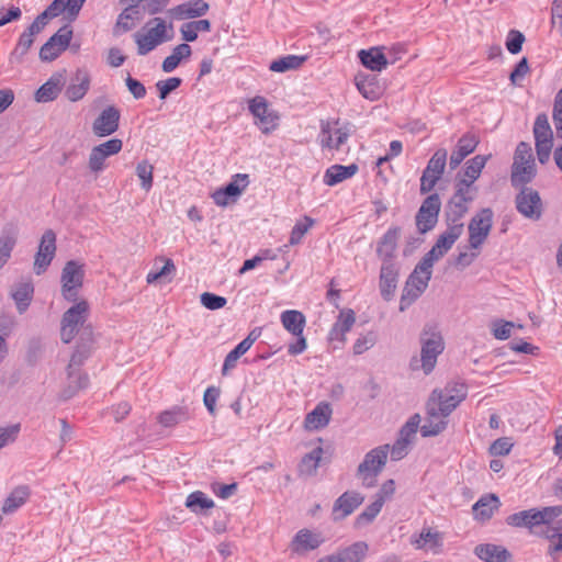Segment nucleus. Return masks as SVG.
Listing matches in <instances>:
<instances>
[{"mask_svg": "<svg viewBox=\"0 0 562 562\" xmlns=\"http://www.w3.org/2000/svg\"><path fill=\"white\" fill-rule=\"evenodd\" d=\"M533 136L538 160L541 165H544L550 159L553 146V132L547 114L537 115L533 124Z\"/></svg>", "mask_w": 562, "mask_h": 562, "instance_id": "7", "label": "nucleus"}, {"mask_svg": "<svg viewBox=\"0 0 562 562\" xmlns=\"http://www.w3.org/2000/svg\"><path fill=\"white\" fill-rule=\"evenodd\" d=\"M72 29L69 25L61 26L40 49V58L43 61L55 60L70 44Z\"/></svg>", "mask_w": 562, "mask_h": 562, "instance_id": "13", "label": "nucleus"}, {"mask_svg": "<svg viewBox=\"0 0 562 562\" xmlns=\"http://www.w3.org/2000/svg\"><path fill=\"white\" fill-rule=\"evenodd\" d=\"M93 346V339L90 341L79 340L72 352L67 367V386L61 392L63 400H69L80 390L86 389L89 383L87 374L80 371V367L90 357Z\"/></svg>", "mask_w": 562, "mask_h": 562, "instance_id": "2", "label": "nucleus"}, {"mask_svg": "<svg viewBox=\"0 0 562 562\" xmlns=\"http://www.w3.org/2000/svg\"><path fill=\"white\" fill-rule=\"evenodd\" d=\"M447 155L448 154L445 148L437 149L432 157L429 159L424 171L441 178L446 168Z\"/></svg>", "mask_w": 562, "mask_h": 562, "instance_id": "52", "label": "nucleus"}, {"mask_svg": "<svg viewBox=\"0 0 562 562\" xmlns=\"http://www.w3.org/2000/svg\"><path fill=\"white\" fill-rule=\"evenodd\" d=\"M383 505L382 498H375V501L367 506L366 509L356 518L355 526L360 528L371 524L381 512Z\"/></svg>", "mask_w": 562, "mask_h": 562, "instance_id": "53", "label": "nucleus"}, {"mask_svg": "<svg viewBox=\"0 0 562 562\" xmlns=\"http://www.w3.org/2000/svg\"><path fill=\"white\" fill-rule=\"evenodd\" d=\"M359 92L368 100H378L383 93V87L375 75L358 74L355 78Z\"/></svg>", "mask_w": 562, "mask_h": 562, "instance_id": "28", "label": "nucleus"}, {"mask_svg": "<svg viewBox=\"0 0 562 562\" xmlns=\"http://www.w3.org/2000/svg\"><path fill=\"white\" fill-rule=\"evenodd\" d=\"M536 514L539 525H549L557 517L562 515V505L548 506L542 509L536 508Z\"/></svg>", "mask_w": 562, "mask_h": 562, "instance_id": "62", "label": "nucleus"}, {"mask_svg": "<svg viewBox=\"0 0 562 562\" xmlns=\"http://www.w3.org/2000/svg\"><path fill=\"white\" fill-rule=\"evenodd\" d=\"M192 49L191 46L187 43H182L177 45L173 49L171 55L167 56L161 65V68L165 72H171L173 71L182 59H187L191 56Z\"/></svg>", "mask_w": 562, "mask_h": 562, "instance_id": "42", "label": "nucleus"}, {"mask_svg": "<svg viewBox=\"0 0 562 562\" xmlns=\"http://www.w3.org/2000/svg\"><path fill=\"white\" fill-rule=\"evenodd\" d=\"M30 490L25 485L15 487L4 499L2 505L3 514H11L21 507L29 498Z\"/></svg>", "mask_w": 562, "mask_h": 562, "instance_id": "43", "label": "nucleus"}, {"mask_svg": "<svg viewBox=\"0 0 562 562\" xmlns=\"http://www.w3.org/2000/svg\"><path fill=\"white\" fill-rule=\"evenodd\" d=\"M123 148V142L120 138H111L104 143L95 145L91 148L88 158V168L91 172L98 175L106 168L105 160Z\"/></svg>", "mask_w": 562, "mask_h": 562, "instance_id": "11", "label": "nucleus"}, {"mask_svg": "<svg viewBox=\"0 0 562 562\" xmlns=\"http://www.w3.org/2000/svg\"><path fill=\"white\" fill-rule=\"evenodd\" d=\"M89 304L82 300L69 307L60 322V339L64 344H70L78 335L79 340L93 339L92 326L88 323Z\"/></svg>", "mask_w": 562, "mask_h": 562, "instance_id": "1", "label": "nucleus"}, {"mask_svg": "<svg viewBox=\"0 0 562 562\" xmlns=\"http://www.w3.org/2000/svg\"><path fill=\"white\" fill-rule=\"evenodd\" d=\"M145 33L136 32L133 37L137 45V54L140 56L147 55L157 46L169 42L173 37L172 23L167 24L161 18H154L149 20L145 27Z\"/></svg>", "mask_w": 562, "mask_h": 562, "instance_id": "3", "label": "nucleus"}, {"mask_svg": "<svg viewBox=\"0 0 562 562\" xmlns=\"http://www.w3.org/2000/svg\"><path fill=\"white\" fill-rule=\"evenodd\" d=\"M477 145L479 139L474 134L467 133L460 137L456 148L450 155V168L453 170L459 167L463 159L475 150Z\"/></svg>", "mask_w": 562, "mask_h": 562, "instance_id": "27", "label": "nucleus"}, {"mask_svg": "<svg viewBox=\"0 0 562 562\" xmlns=\"http://www.w3.org/2000/svg\"><path fill=\"white\" fill-rule=\"evenodd\" d=\"M432 266L434 265L431 262L427 263L426 259L422 258V260L416 265L415 269L407 279L409 284H413L416 288H420V290L425 292L431 279Z\"/></svg>", "mask_w": 562, "mask_h": 562, "instance_id": "39", "label": "nucleus"}, {"mask_svg": "<svg viewBox=\"0 0 562 562\" xmlns=\"http://www.w3.org/2000/svg\"><path fill=\"white\" fill-rule=\"evenodd\" d=\"M440 209L441 200L438 193H432L424 200L416 214V226L420 234H425L436 226Z\"/></svg>", "mask_w": 562, "mask_h": 562, "instance_id": "12", "label": "nucleus"}, {"mask_svg": "<svg viewBox=\"0 0 562 562\" xmlns=\"http://www.w3.org/2000/svg\"><path fill=\"white\" fill-rule=\"evenodd\" d=\"M401 236L400 227L390 228L380 239L376 254L382 262L392 261Z\"/></svg>", "mask_w": 562, "mask_h": 562, "instance_id": "30", "label": "nucleus"}, {"mask_svg": "<svg viewBox=\"0 0 562 562\" xmlns=\"http://www.w3.org/2000/svg\"><path fill=\"white\" fill-rule=\"evenodd\" d=\"M324 539L321 533L311 531L310 529H301L294 536L290 543V549L295 554H304L308 551L317 549Z\"/></svg>", "mask_w": 562, "mask_h": 562, "instance_id": "25", "label": "nucleus"}, {"mask_svg": "<svg viewBox=\"0 0 562 562\" xmlns=\"http://www.w3.org/2000/svg\"><path fill=\"white\" fill-rule=\"evenodd\" d=\"M306 60L305 56L288 55L279 59L273 60L269 69L273 72H285L300 68Z\"/></svg>", "mask_w": 562, "mask_h": 562, "instance_id": "48", "label": "nucleus"}, {"mask_svg": "<svg viewBox=\"0 0 562 562\" xmlns=\"http://www.w3.org/2000/svg\"><path fill=\"white\" fill-rule=\"evenodd\" d=\"M525 35L517 30H510L506 38V48L510 54H518L521 52Z\"/></svg>", "mask_w": 562, "mask_h": 562, "instance_id": "64", "label": "nucleus"}, {"mask_svg": "<svg viewBox=\"0 0 562 562\" xmlns=\"http://www.w3.org/2000/svg\"><path fill=\"white\" fill-rule=\"evenodd\" d=\"M389 448V445H382L370 450L358 465L357 477L363 486L373 487L376 484V477L386 464Z\"/></svg>", "mask_w": 562, "mask_h": 562, "instance_id": "5", "label": "nucleus"}, {"mask_svg": "<svg viewBox=\"0 0 562 562\" xmlns=\"http://www.w3.org/2000/svg\"><path fill=\"white\" fill-rule=\"evenodd\" d=\"M364 501V496L356 491H348L341 494L334 503V520H342L351 515Z\"/></svg>", "mask_w": 562, "mask_h": 562, "instance_id": "22", "label": "nucleus"}, {"mask_svg": "<svg viewBox=\"0 0 562 562\" xmlns=\"http://www.w3.org/2000/svg\"><path fill=\"white\" fill-rule=\"evenodd\" d=\"M66 83V70L54 72L35 92V101L40 103L54 101Z\"/></svg>", "mask_w": 562, "mask_h": 562, "instance_id": "23", "label": "nucleus"}, {"mask_svg": "<svg viewBox=\"0 0 562 562\" xmlns=\"http://www.w3.org/2000/svg\"><path fill=\"white\" fill-rule=\"evenodd\" d=\"M439 397L436 398L435 402L438 404V407H440V411L443 413V415H450L462 402L461 400L456 398L453 395H447L445 391H441L440 389H435L429 398Z\"/></svg>", "mask_w": 562, "mask_h": 562, "instance_id": "50", "label": "nucleus"}, {"mask_svg": "<svg viewBox=\"0 0 562 562\" xmlns=\"http://www.w3.org/2000/svg\"><path fill=\"white\" fill-rule=\"evenodd\" d=\"M420 362L425 374H429L436 367L437 358L445 349L441 333L435 326H425L420 334Z\"/></svg>", "mask_w": 562, "mask_h": 562, "instance_id": "6", "label": "nucleus"}, {"mask_svg": "<svg viewBox=\"0 0 562 562\" xmlns=\"http://www.w3.org/2000/svg\"><path fill=\"white\" fill-rule=\"evenodd\" d=\"M140 20L139 8L135 5L126 7L117 16L113 33L120 35L133 30L136 21Z\"/></svg>", "mask_w": 562, "mask_h": 562, "instance_id": "36", "label": "nucleus"}, {"mask_svg": "<svg viewBox=\"0 0 562 562\" xmlns=\"http://www.w3.org/2000/svg\"><path fill=\"white\" fill-rule=\"evenodd\" d=\"M398 282V269L393 261L382 262L380 271L379 288L384 301L389 302L394 297Z\"/></svg>", "mask_w": 562, "mask_h": 562, "instance_id": "21", "label": "nucleus"}, {"mask_svg": "<svg viewBox=\"0 0 562 562\" xmlns=\"http://www.w3.org/2000/svg\"><path fill=\"white\" fill-rule=\"evenodd\" d=\"M369 546L364 541H357L351 546L333 554L335 562H362L366 558Z\"/></svg>", "mask_w": 562, "mask_h": 562, "instance_id": "38", "label": "nucleus"}, {"mask_svg": "<svg viewBox=\"0 0 562 562\" xmlns=\"http://www.w3.org/2000/svg\"><path fill=\"white\" fill-rule=\"evenodd\" d=\"M419 424H420L419 414H414L413 416H411L409 419L401 428L397 439L411 445L416 436Z\"/></svg>", "mask_w": 562, "mask_h": 562, "instance_id": "54", "label": "nucleus"}, {"mask_svg": "<svg viewBox=\"0 0 562 562\" xmlns=\"http://www.w3.org/2000/svg\"><path fill=\"white\" fill-rule=\"evenodd\" d=\"M237 196H239V190H237L233 184H227L212 193V199L218 206L228 205L229 199L232 198L233 201H235Z\"/></svg>", "mask_w": 562, "mask_h": 562, "instance_id": "56", "label": "nucleus"}, {"mask_svg": "<svg viewBox=\"0 0 562 562\" xmlns=\"http://www.w3.org/2000/svg\"><path fill=\"white\" fill-rule=\"evenodd\" d=\"M186 506L193 513L199 514L214 507L213 499L209 498L203 492L195 491L187 497Z\"/></svg>", "mask_w": 562, "mask_h": 562, "instance_id": "49", "label": "nucleus"}, {"mask_svg": "<svg viewBox=\"0 0 562 562\" xmlns=\"http://www.w3.org/2000/svg\"><path fill=\"white\" fill-rule=\"evenodd\" d=\"M56 252V234L52 229L44 232L38 250L34 259V272L40 276L44 273L50 265Z\"/></svg>", "mask_w": 562, "mask_h": 562, "instance_id": "20", "label": "nucleus"}, {"mask_svg": "<svg viewBox=\"0 0 562 562\" xmlns=\"http://www.w3.org/2000/svg\"><path fill=\"white\" fill-rule=\"evenodd\" d=\"M121 112L115 105L104 108L92 122V134L95 137H108L120 127Z\"/></svg>", "mask_w": 562, "mask_h": 562, "instance_id": "18", "label": "nucleus"}, {"mask_svg": "<svg viewBox=\"0 0 562 562\" xmlns=\"http://www.w3.org/2000/svg\"><path fill=\"white\" fill-rule=\"evenodd\" d=\"M210 5L204 0H191L171 8L168 13L177 20L194 19L204 15Z\"/></svg>", "mask_w": 562, "mask_h": 562, "instance_id": "26", "label": "nucleus"}, {"mask_svg": "<svg viewBox=\"0 0 562 562\" xmlns=\"http://www.w3.org/2000/svg\"><path fill=\"white\" fill-rule=\"evenodd\" d=\"M33 292L34 288L31 282H21L14 288L11 295L19 313L22 314L27 310L32 301Z\"/></svg>", "mask_w": 562, "mask_h": 562, "instance_id": "44", "label": "nucleus"}, {"mask_svg": "<svg viewBox=\"0 0 562 562\" xmlns=\"http://www.w3.org/2000/svg\"><path fill=\"white\" fill-rule=\"evenodd\" d=\"M499 505V499L495 494L485 495L473 505V515L477 520H488Z\"/></svg>", "mask_w": 562, "mask_h": 562, "instance_id": "34", "label": "nucleus"}, {"mask_svg": "<svg viewBox=\"0 0 562 562\" xmlns=\"http://www.w3.org/2000/svg\"><path fill=\"white\" fill-rule=\"evenodd\" d=\"M91 85V76L87 69L79 68L71 77L65 95L71 102H77L87 94Z\"/></svg>", "mask_w": 562, "mask_h": 562, "instance_id": "24", "label": "nucleus"}, {"mask_svg": "<svg viewBox=\"0 0 562 562\" xmlns=\"http://www.w3.org/2000/svg\"><path fill=\"white\" fill-rule=\"evenodd\" d=\"M156 260L162 261L164 266L158 270H151L147 274L146 281L149 284L155 283L158 280H161V279L166 278L167 276L175 273V271H176V266L171 259L159 257Z\"/></svg>", "mask_w": 562, "mask_h": 562, "instance_id": "55", "label": "nucleus"}, {"mask_svg": "<svg viewBox=\"0 0 562 562\" xmlns=\"http://www.w3.org/2000/svg\"><path fill=\"white\" fill-rule=\"evenodd\" d=\"M350 135L351 126L349 124L340 126L338 121L334 123L323 122L319 135L321 146L323 148L339 150Z\"/></svg>", "mask_w": 562, "mask_h": 562, "instance_id": "14", "label": "nucleus"}, {"mask_svg": "<svg viewBox=\"0 0 562 562\" xmlns=\"http://www.w3.org/2000/svg\"><path fill=\"white\" fill-rule=\"evenodd\" d=\"M85 2L86 0H54L46 10L54 18L65 13L66 19L72 22L78 18Z\"/></svg>", "mask_w": 562, "mask_h": 562, "instance_id": "31", "label": "nucleus"}, {"mask_svg": "<svg viewBox=\"0 0 562 562\" xmlns=\"http://www.w3.org/2000/svg\"><path fill=\"white\" fill-rule=\"evenodd\" d=\"M188 418V413L184 408L173 407L169 411L160 413L158 416V423L161 424L164 427H173L187 420Z\"/></svg>", "mask_w": 562, "mask_h": 562, "instance_id": "51", "label": "nucleus"}, {"mask_svg": "<svg viewBox=\"0 0 562 562\" xmlns=\"http://www.w3.org/2000/svg\"><path fill=\"white\" fill-rule=\"evenodd\" d=\"M517 211L526 218L538 221L542 215V201L532 188L524 187L515 199Z\"/></svg>", "mask_w": 562, "mask_h": 562, "instance_id": "15", "label": "nucleus"}, {"mask_svg": "<svg viewBox=\"0 0 562 562\" xmlns=\"http://www.w3.org/2000/svg\"><path fill=\"white\" fill-rule=\"evenodd\" d=\"M331 407L326 402H321L310 412L304 420V427L307 430H317L326 427L331 417Z\"/></svg>", "mask_w": 562, "mask_h": 562, "instance_id": "29", "label": "nucleus"}, {"mask_svg": "<svg viewBox=\"0 0 562 562\" xmlns=\"http://www.w3.org/2000/svg\"><path fill=\"white\" fill-rule=\"evenodd\" d=\"M358 169L359 168L356 164H351L349 166L333 165L326 170L324 182L329 187L336 186L337 183L355 176Z\"/></svg>", "mask_w": 562, "mask_h": 562, "instance_id": "37", "label": "nucleus"}, {"mask_svg": "<svg viewBox=\"0 0 562 562\" xmlns=\"http://www.w3.org/2000/svg\"><path fill=\"white\" fill-rule=\"evenodd\" d=\"M82 266L77 261H68L61 272L63 295L67 301H75L77 290L82 286L83 281Z\"/></svg>", "mask_w": 562, "mask_h": 562, "instance_id": "19", "label": "nucleus"}, {"mask_svg": "<svg viewBox=\"0 0 562 562\" xmlns=\"http://www.w3.org/2000/svg\"><path fill=\"white\" fill-rule=\"evenodd\" d=\"M356 322V315L352 310L341 311L338 321L335 323L330 337L331 339H340L345 341V335L348 333Z\"/></svg>", "mask_w": 562, "mask_h": 562, "instance_id": "41", "label": "nucleus"}, {"mask_svg": "<svg viewBox=\"0 0 562 562\" xmlns=\"http://www.w3.org/2000/svg\"><path fill=\"white\" fill-rule=\"evenodd\" d=\"M314 220L304 216L302 222H297L294 227L292 228L291 236H290V245L294 246L301 243L304 235L308 232V229L313 226Z\"/></svg>", "mask_w": 562, "mask_h": 562, "instance_id": "60", "label": "nucleus"}, {"mask_svg": "<svg viewBox=\"0 0 562 562\" xmlns=\"http://www.w3.org/2000/svg\"><path fill=\"white\" fill-rule=\"evenodd\" d=\"M427 543H430L432 548L440 547L442 544V535L431 528H423L419 539L415 541V544L418 549H422Z\"/></svg>", "mask_w": 562, "mask_h": 562, "instance_id": "57", "label": "nucleus"}, {"mask_svg": "<svg viewBox=\"0 0 562 562\" xmlns=\"http://www.w3.org/2000/svg\"><path fill=\"white\" fill-rule=\"evenodd\" d=\"M474 552L484 562H507L512 559V554L506 548L493 543L479 544Z\"/></svg>", "mask_w": 562, "mask_h": 562, "instance_id": "32", "label": "nucleus"}, {"mask_svg": "<svg viewBox=\"0 0 562 562\" xmlns=\"http://www.w3.org/2000/svg\"><path fill=\"white\" fill-rule=\"evenodd\" d=\"M50 19H54V14H50L46 9L35 18L32 24L20 35L11 54L12 59L16 61L23 59L32 47L35 36L44 30Z\"/></svg>", "mask_w": 562, "mask_h": 562, "instance_id": "8", "label": "nucleus"}, {"mask_svg": "<svg viewBox=\"0 0 562 562\" xmlns=\"http://www.w3.org/2000/svg\"><path fill=\"white\" fill-rule=\"evenodd\" d=\"M249 349L250 348L244 341H240L232 351H229L224 360L222 369L223 374H226L229 370L235 368L238 359Z\"/></svg>", "mask_w": 562, "mask_h": 562, "instance_id": "59", "label": "nucleus"}, {"mask_svg": "<svg viewBox=\"0 0 562 562\" xmlns=\"http://www.w3.org/2000/svg\"><path fill=\"white\" fill-rule=\"evenodd\" d=\"M358 55L362 65L372 71H381L389 65V61L380 47H372L368 50L362 49Z\"/></svg>", "mask_w": 562, "mask_h": 562, "instance_id": "35", "label": "nucleus"}, {"mask_svg": "<svg viewBox=\"0 0 562 562\" xmlns=\"http://www.w3.org/2000/svg\"><path fill=\"white\" fill-rule=\"evenodd\" d=\"M423 293L424 291H422L420 288H416L409 284V281H406L401 295L400 311L404 312Z\"/></svg>", "mask_w": 562, "mask_h": 562, "instance_id": "58", "label": "nucleus"}, {"mask_svg": "<svg viewBox=\"0 0 562 562\" xmlns=\"http://www.w3.org/2000/svg\"><path fill=\"white\" fill-rule=\"evenodd\" d=\"M477 187H470L464 182H454V192L445 207L447 224H463L461 220L470 210V204L476 199Z\"/></svg>", "mask_w": 562, "mask_h": 562, "instance_id": "4", "label": "nucleus"}, {"mask_svg": "<svg viewBox=\"0 0 562 562\" xmlns=\"http://www.w3.org/2000/svg\"><path fill=\"white\" fill-rule=\"evenodd\" d=\"M154 167L148 161L143 160L136 166V175L142 181V188L149 191L153 186Z\"/></svg>", "mask_w": 562, "mask_h": 562, "instance_id": "61", "label": "nucleus"}, {"mask_svg": "<svg viewBox=\"0 0 562 562\" xmlns=\"http://www.w3.org/2000/svg\"><path fill=\"white\" fill-rule=\"evenodd\" d=\"M437 397L428 398L426 403V418L424 425L420 427L423 437H434L446 430L448 426V415H443L435 402Z\"/></svg>", "mask_w": 562, "mask_h": 562, "instance_id": "17", "label": "nucleus"}, {"mask_svg": "<svg viewBox=\"0 0 562 562\" xmlns=\"http://www.w3.org/2000/svg\"><path fill=\"white\" fill-rule=\"evenodd\" d=\"M283 327L294 336L303 334L305 326V316L296 310H288L281 314Z\"/></svg>", "mask_w": 562, "mask_h": 562, "instance_id": "40", "label": "nucleus"}, {"mask_svg": "<svg viewBox=\"0 0 562 562\" xmlns=\"http://www.w3.org/2000/svg\"><path fill=\"white\" fill-rule=\"evenodd\" d=\"M506 522L509 526L518 527V528H521V527L532 528L535 526H539V522L537 519V514H536V508H530L527 510H521V512L512 514L506 518Z\"/></svg>", "mask_w": 562, "mask_h": 562, "instance_id": "47", "label": "nucleus"}, {"mask_svg": "<svg viewBox=\"0 0 562 562\" xmlns=\"http://www.w3.org/2000/svg\"><path fill=\"white\" fill-rule=\"evenodd\" d=\"M491 158V155H476L465 162L463 178L457 179L456 182H464L470 187H475L474 182L479 179L483 168Z\"/></svg>", "mask_w": 562, "mask_h": 562, "instance_id": "33", "label": "nucleus"}, {"mask_svg": "<svg viewBox=\"0 0 562 562\" xmlns=\"http://www.w3.org/2000/svg\"><path fill=\"white\" fill-rule=\"evenodd\" d=\"M527 162H535L531 146L526 142H520L515 150L513 165L518 166Z\"/></svg>", "mask_w": 562, "mask_h": 562, "instance_id": "63", "label": "nucleus"}, {"mask_svg": "<svg viewBox=\"0 0 562 562\" xmlns=\"http://www.w3.org/2000/svg\"><path fill=\"white\" fill-rule=\"evenodd\" d=\"M493 227V211L490 207L482 209L470 221L469 246L479 249L487 239Z\"/></svg>", "mask_w": 562, "mask_h": 562, "instance_id": "9", "label": "nucleus"}, {"mask_svg": "<svg viewBox=\"0 0 562 562\" xmlns=\"http://www.w3.org/2000/svg\"><path fill=\"white\" fill-rule=\"evenodd\" d=\"M249 111L258 120L256 124L263 134H269L278 126L279 116L269 110L263 97L257 95L249 101Z\"/></svg>", "mask_w": 562, "mask_h": 562, "instance_id": "16", "label": "nucleus"}, {"mask_svg": "<svg viewBox=\"0 0 562 562\" xmlns=\"http://www.w3.org/2000/svg\"><path fill=\"white\" fill-rule=\"evenodd\" d=\"M323 456V449L321 447L315 448L311 452L306 453L297 468L301 476H312L316 473L319 465V461Z\"/></svg>", "mask_w": 562, "mask_h": 562, "instance_id": "45", "label": "nucleus"}, {"mask_svg": "<svg viewBox=\"0 0 562 562\" xmlns=\"http://www.w3.org/2000/svg\"><path fill=\"white\" fill-rule=\"evenodd\" d=\"M463 224H447L446 231L440 234L431 249L423 257L432 265L441 259L463 234Z\"/></svg>", "mask_w": 562, "mask_h": 562, "instance_id": "10", "label": "nucleus"}, {"mask_svg": "<svg viewBox=\"0 0 562 562\" xmlns=\"http://www.w3.org/2000/svg\"><path fill=\"white\" fill-rule=\"evenodd\" d=\"M536 176L535 162H527L525 165L512 166V184L514 187L524 186L529 183Z\"/></svg>", "mask_w": 562, "mask_h": 562, "instance_id": "46", "label": "nucleus"}]
</instances>
